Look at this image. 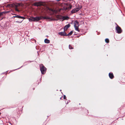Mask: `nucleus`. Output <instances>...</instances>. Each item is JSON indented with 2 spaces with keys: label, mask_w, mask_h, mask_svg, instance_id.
<instances>
[{
  "label": "nucleus",
  "mask_w": 125,
  "mask_h": 125,
  "mask_svg": "<svg viewBox=\"0 0 125 125\" xmlns=\"http://www.w3.org/2000/svg\"><path fill=\"white\" fill-rule=\"evenodd\" d=\"M44 42L46 43H49L50 42V41L47 39H46L44 40Z\"/></svg>",
  "instance_id": "dca6fc26"
},
{
  "label": "nucleus",
  "mask_w": 125,
  "mask_h": 125,
  "mask_svg": "<svg viewBox=\"0 0 125 125\" xmlns=\"http://www.w3.org/2000/svg\"><path fill=\"white\" fill-rule=\"evenodd\" d=\"M73 33V31H70L69 33L67 34V36H70L72 35Z\"/></svg>",
  "instance_id": "a211bd4d"
},
{
  "label": "nucleus",
  "mask_w": 125,
  "mask_h": 125,
  "mask_svg": "<svg viewBox=\"0 0 125 125\" xmlns=\"http://www.w3.org/2000/svg\"><path fill=\"white\" fill-rule=\"evenodd\" d=\"M117 26L116 27V30L117 31V33H120L122 32V30L121 28L117 25Z\"/></svg>",
  "instance_id": "20e7f679"
},
{
  "label": "nucleus",
  "mask_w": 125,
  "mask_h": 125,
  "mask_svg": "<svg viewBox=\"0 0 125 125\" xmlns=\"http://www.w3.org/2000/svg\"><path fill=\"white\" fill-rule=\"evenodd\" d=\"M40 70L41 71L42 74H44L46 73V68L42 64L40 66Z\"/></svg>",
  "instance_id": "f03ea898"
},
{
  "label": "nucleus",
  "mask_w": 125,
  "mask_h": 125,
  "mask_svg": "<svg viewBox=\"0 0 125 125\" xmlns=\"http://www.w3.org/2000/svg\"><path fill=\"white\" fill-rule=\"evenodd\" d=\"M81 8L82 7L81 6L80 7L79 6L78 7H77L74 9L73 10L71 11V12L72 13H75L79 11Z\"/></svg>",
  "instance_id": "7ed1b4c3"
},
{
  "label": "nucleus",
  "mask_w": 125,
  "mask_h": 125,
  "mask_svg": "<svg viewBox=\"0 0 125 125\" xmlns=\"http://www.w3.org/2000/svg\"><path fill=\"white\" fill-rule=\"evenodd\" d=\"M42 5V4L41 2H36L34 3V5L37 6H40Z\"/></svg>",
  "instance_id": "0eeeda50"
},
{
  "label": "nucleus",
  "mask_w": 125,
  "mask_h": 125,
  "mask_svg": "<svg viewBox=\"0 0 125 125\" xmlns=\"http://www.w3.org/2000/svg\"><path fill=\"white\" fill-rule=\"evenodd\" d=\"M70 25L69 24H68L65 25L64 28V30H66L70 27Z\"/></svg>",
  "instance_id": "9d476101"
},
{
  "label": "nucleus",
  "mask_w": 125,
  "mask_h": 125,
  "mask_svg": "<svg viewBox=\"0 0 125 125\" xmlns=\"http://www.w3.org/2000/svg\"><path fill=\"white\" fill-rule=\"evenodd\" d=\"M74 26H79L78 22L76 21L74 23Z\"/></svg>",
  "instance_id": "ddd939ff"
},
{
  "label": "nucleus",
  "mask_w": 125,
  "mask_h": 125,
  "mask_svg": "<svg viewBox=\"0 0 125 125\" xmlns=\"http://www.w3.org/2000/svg\"><path fill=\"white\" fill-rule=\"evenodd\" d=\"M3 12H0V17L3 15Z\"/></svg>",
  "instance_id": "5701e85b"
},
{
  "label": "nucleus",
  "mask_w": 125,
  "mask_h": 125,
  "mask_svg": "<svg viewBox=\"0 0 125 125\" xmlns=\"http://www.w3.org/2000/svg\"><path fill=\"white\" fill-rule=\"evenodd\" d=\"M41 19L42 18H43L44 19H47L48 18V17H42V16H41Z\"/></svg>",
  "instance_id": "4be33fe9"
},
{
  "label": "nucleus",
  "mask_w": 125,
  "mask_h": 125,
  "mask_svg": "<svg viewBox=\"0 0 125 125\" xmlns=\"http://www.w3.org/2000/svg\"><path fill=\"white\" fill-rule=\"evenodd\" d=\"M63 99H66V96L65 95H64L63 96Z\"/></svg>",
  "instance_id": "b1692460"
},
{
  "label": "nucleus",
  "mask_w": 125,
  "mask_h": 125,
  "mask_svg": "<svg viewBox=\"0 0 125 125\" xmlns=\"http://www.w3.org/2000/svg\"><path fill=\"white\" fill-rule=\"evenodd\" d=\"M75 28V30L78 32H79L80 31V30H79V26H74Z\"/></svg>",
  "instance_id": "f3484780"
},
{
  "label": "nucleus",
  "mask_w": 125,
  "mask_h": 125,
  "mask_svg": "<svg viewBox=\"0 0 125 125\" xmlns=\"http://www.w3.org/2000/svg\"><path fill=\"white\" fill-rule=\"evenodd\" d=\"M56 17L59 20L62 19V16L60 15H58L56 16Z\"/></svg>",
  "instance_id": "f8f14e48"
},
{
  "label": "nucleus",
  "mask_w": 125,
  "mask_h": 125,
  "mask_svg": "<svg viewBox=\"0 0 125 125\" xmlns=\"http://www.w3.org/2000/svg\"><path fill=\"white\" fill-rule=\"evenodd\" d=\"M34 21H39L41 19V17H34Z\"/></svg>",
  "instance_id": "6e6552de"
},
{
  "label": "nucleus",
  "mask_w": 125,
  "mask_h": 125,
  "mask_svg": "<svg viewBox=\"0 0 125 125\" xmlns=\"http://www.w3.org/2000/svg\"><path fill=\"white\" fill-rule=\"evenodd\" d=\"M105 41L107 43H108L109 42V40L108 39L106 38L105 39Z\"/></svg>",
  "instance_id": "6ab92c4d"
},
{
  "label": "nucleus",
  "mask_w": 125,
  "mask_h": 125,
  "mask_svg": "<svg viewBox=\"0 0 125 125\" xmlns=\"http://www.w3.org/2000/svg\"><path fill=\"white\" fill-rule=\"evenodd\" d=\"M72 7V5L68 3H65L62 10L65 11H69L71 9Z\"/></svg>",
  "instance_id": "f257e3e1"
},
{
  "label": "nucleus",
  "mask_w": 125,
  "mask_h": 125,
  "mask_svg": "<svg viewBox=\"0 0 125 125\" xmlns=\"http://www.w3.org/2000/svg\"><path fill=\"white\" fill-rule=\"evenodd\" d=\"M52 11L53 13H56L57 11L55 10H52Z\"/></svg>",
  "instance_id": "412c9836"
},
{
  "label": "nucleus",
  "mask_w": 125,
  "mask_h": 125,
  "mask_svg": "<svg viewBox=\"0 0 125 125\" xmlns=\"http://www.w3.org/2000/svg\"><path fill=\"white\" fill-rule=\"evenodd\" d=\"M79 36H78V37H79Z\"/></svg>",
  "instance_id": "c756f323"
},
{
  "label": "nucleus",
  "mask_w": 125,
  "mask_h": 125,
  "mask_svg": "<svg viewBox=\"0 0 125 125\" xmlns=\"http://www.w3.org/2000/svg\"><path fill=\"white\" fill-rule=\"evenodd\" d=\"M69 48L70 49H73V48L72 47V46L69 45Z\"/></svg>",
  "instance_id": "aec40b11"
},
{
  "label": "nucleus",
  "mask_w": 125,
  "mask_h": 125,
  "mask_svg": "<svg viewBox=\"0 0 125 125\" xmlns=\"http://www.w3.org/2000/svg\"><path fill=\"white\" fill-rule=\"evenodd\" d=\"M13 17L17 18L19 19H25V17H23L21 16H19L18 15H16V16H14Z\"/></svg>",
  "instance_id": "1a4fd4ad"
},
{
  "label": "nucleus",
  "mask_w": 125,
  "mask_h": 125,
  "mask_svg": "<svg viewBox=\"0 0 125 125\" xmlns=\"http://www.w3.org/2000/svg\"><path fill=\"white\" fill-rule=\"evenodd\" d=\"M22 21H23V20H22L20 22H20V23H21V22H22Z\"/></svg>",
  "instance_id": "a878e982"
},
{
  "label": "nucleus",
  "mask_w": 125,
  "mask_h": 125,
  "mask_svg": "<svg viewBox=\"0 0 125 125\" xmlns=\"http://www.w3.org/2000/svg\"><path fill=\"white\" fill-rule=\"evenodd\" d=\"M7 12V13H8V12H9V11H7V12Z\"/></svg>",
  "instance_id": "bb28decb"
},
{
  "label": "nucleus",
  "mask_w": 125,
  "mask_h": 125,
  "mask_svg": "<svg viewBox=\"0 0 125 125\" xmlns=\"http://www.w3.org/2000/svg\"><path fill=\"white\" fill-rule=\"evenodd\" d=\"M1 114V113L0 112V115Z\"/></svg>",
  "instance_id": "c85d7f7f"
},
{
  "label": "nucleus",
  "mask_w": 125,
  "mask_h": 125,
  "mask_svg": "<svg viewBox=\"0 0 125 125\" xmlns=\"http://www.w3.org/2000/svg\"><path fill=\"white\" fill-rule=\"evenodd\" d=\"M34 17H30L29 18V21H34Z\"/></svg>",
  "instance_id": "2eb2a0df"
},
{
  "label": "nucleus",
  "mask_w": 125,
  "mask_h": 125,
  "mask_svg": "<svg viewBox=\"0 0 125 125\" xmlns=\"http://www.w3.org/2000/svg\"><path fill=\"white\" fill-rule=\"evenodd\" d=\"M34 89H35V88H33V90H34Z\"/></svg>",
  "instance_id": "cd10ccee"
},
{
  "label": "nucleus",
  "mask_w": 125,
  "mask_h": 125,
  "mask_svg": "<svg viewBox=\"0 0 125 125\" xmlns=\"http://www.w3.org/2000/svg\"><path fill=\"white\" fill-rule=\"evenodd\" d=\"M8 6L9 7H15V10L17 11H20L17 8V6L16 5H15L13 4H10L8 5Z\"/></svg>",
  "instance_id": "39448f33"
},
{
  "label": "nucleus",
  "mask_w": 125,
  "mask_h": 125,
  "mask_svg": "<svg viewBox=\"0 0 125 125\" xmlns=\"http://www.w3.org/2000/svg\"><path fill=\"white\" fill-rule=\"evenodd\" d=\"M60 0H57L56 1H60Z\"/></svg>",
  "instance_id": "393cba45"
},
{
  "label": "nucleus",
  "mask_w": 125,
  "mask_h": 125,
  "mask_svg": "<svg viewBox=\"0 0 125 125\" xmlns=\"http://www.w3.org/2000/svg\"><path fill=\"white\" fill-rule=\"evenodd\" d=\"M109 75L110 78L111 79H113L114 77L113 73H109Z\"/></svg>",
  "instance_id": "9b49d317"
},
{
  "label": "nucleus",
  "mask_w": 125,
  "mask_h": 125,
  "mask_svg": "<svg viewBox=\"0 0 125 125\" xmlns=\"http://www.w3.org/2000/svg\"><path fill=\"white\" fill-rule=\"evenodd\" d=\"M69 18V17L67 16H62V19H63V20H67Z\"/></svg>",
  "instance_id": "4468645a"
},
{
  "label": "nucleus",
  "mask_w": 125,
  "mask_h": 125,
  "mask_svg": "<svg viewBox=\"0 0 125 125\" xmlns=\"http://www.w3.org/2000/svg\"><path fill=\"white\" fill-rule=\"evenodd\" d=\"M58 34L62 36H67V34L64 31L59 32L58 33Z\"/></svg>",
  "instance_id": "423d86ee"
}]
</instances>
